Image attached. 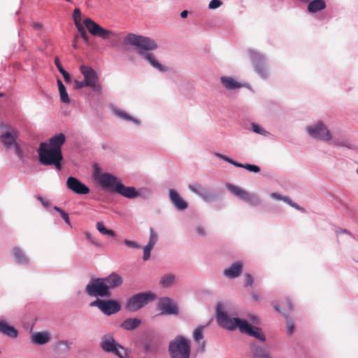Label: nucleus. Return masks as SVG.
<instances>
[{
  "instance_id": "nucleus-1",
  "label": "nucleus",
  "mask_w": 358,
  "mask_h": 358,
  "mask_svg": "<svg viewBox=\"0 0 358 358\" xmlns=\"http://www.w3.org/2000/svg\"><path fill=\"white\" fill-rule=\"evenodd\" d=\"M65 140L64 134L59 133L48 141L41 143L38 148L40 163L43 166H55L57 170L60 171L63 160L62 146Z\"/></svg>"
},
{
  "instance_id": "nucleus-2",
  "label": "nucleus",
  "mask_w": 358,
  "mask_h": 358,
  "mask_svg": "<svg viewBox=\"0 0 358 358\" xmlns=\"http://www.w3.org/2000/svg\"><path fill=\"white\" fill-rule=\"evenodd\" d=\"M124 42L126 45L136 47L139 50L138 54L143 56L152 67L161 72L168 71V68L159 64L153 54L145 52L146 51H151L157 48L158 45L155 41L146 36L129 33L125 36Z\"/></svg>"
},
{
  "instance_id": "nucleus-3",
  "label": "nucleus",
  "mask_w": 358,
  "mask_h": 358,
  "mask_svg": "<svg viewBox=\"0 0 358 358\" xmlns=\"http://www.w3.org/2000/svg\"><path fill=\"white\" fill-rule=\"evenodd\" d=\"M217 323L222 327L229 330L238 328L241 333L246 334L262 341H265V336L260 328L252 327L245 320L230 317L226 313L220 310V306L217 308Z\"/></svg>"
},
{
  "instance_id": "nucleus-4",
  "label": "nucleus",
  "mask_w": 358,
  "mask_h": 358,
  "mask_svg": "<svg viewBox=\"0 0 358 358\" xmlns=\"http://www.w3.org/2000/svg\"><path fill=\"white\" fill-rule=\"evenodd\" d=\"M171 358H189L191 342L183 336H177L169 344Z\"/></svg>"
},
{
  "instance_id": "nucleus-5",
  "label": "nucleus",
  "mask_w": 358,
  "mask_h": 358,
  "mask_svg": "<svg viewBox=\"0 0 358 358\" xmlns=\"http://www.w3.org/2000/svg\"><path fill=\"white\" fill-rule=\"evenodd\" d=\"M156 299L155 294L151 292H141L132 296L128 301L127 308L130 311L134 312L142 308L150 301Z\"/></svg>"
},
{
  "instance_id": "nucleus-6",
  "label": "nucleus",
  "mask_w": 358,
  "mask_h": 358,
  "mask_svg": "<svg viewBox=\"0 0 358 358\" xmlns=\"http://www.w3.org/2000/svg\"><path fill=\"white\" fill-rule=\"evenodd\" d=\"M100 345L103 351L112 352L120 358H127L128 357L124 348L115 342L113 336L110 334L104 335L101 338Z\"/></svg>"
},
{
  "instance_id": "nucleus-7",
  "label": "nucleus",
  "mask_w": 358,
  "mask_h": 358,
  "mask_svg": "<svg viewBox=\"0 0 358 358\" xmlns=\"http://www.w3.org/2000/svg\"><path fill=\"white\" fill-rule=\"evenodd\" d=\"M80 71L84 77V81L88 87H90L94 92L101 94L102 85L99 83V76L96 72L89 66L81 65Z\"/></svg>"
},
{
  "instance_id": "nucleus-8",
  "label": "nucleus",
  "mask_w": 358,
  "mask_h": 358,
  "mask_svg": "<svg viewBox=\"0 0 358 358\" xmlns=\"http://www.w3.org/2000/svg\"><path fill=\"white\" fill-rule=\"evenodd\" d=\"M86 293L91 296L109 297L110 291H107L101 278H92L85 288Z\"/></svg>"
},
{
  "instance_id": "nucleus-9",
  "label": "nucleus",
  "mask_w": 358,
  "mask_h": 358,
  "mask_svg": "<svg viewBox=\"0 0 358 358\" xmlns=\"http://www.w3.org/2000/svg\"><path fill=\"white\" fill-rule=\"evenodd\" d=\"M307 131L310 136L320 141H329L332 138L330 131L322 122H318L314 126L308 127Z\"/></svg>"
},
{
  "instance_id": "nucleus-10",
  "label": "nucleus",
  "mask_w": 358,
  "mask_h": 358,
  "mask_svg": "<svg viewBox=\"0 0 358 358\" xmlns=\"http://www.w3.org/2000/svg\"><path fill=\"white\" fill-rule=\"evenodd\" d=\"M83 23L90 33L93 36H99L103 39H108L111 36H114V33L113 31L101 27L91 18H85Z\"/></svg>"
},
{
  "instance_id": "nucleus-11",
  "label": "nucleus",
  "mask_w": 358,
  "mask_h": 358,
  "mask_svg": "<svg viewBox=\"0 0 358 358\" xmlns=\"http://www.w3.org/2000/svg\"><path fill=\"white\" fill-rule=\"evenodd\" d=\"M90 306L98 307L104 314L110 315L120 310L119 303L114 300H102L96 299L90 303Z\"/></svg>"
},
{
  "instance_id": "nucleus-12",
  "label": "nucleus",
  "mask_w": 358,
  "mask_h": 358,
  "mask_svg": "<svg viewBox=\"0 0 358 358\" xmlns=\"http://www.w3.org/2000/svg\"><path fill=\"white\" fill-rule=\"evenodd\" d=\"M250 58L253 62V65L255 71L263 78L268 76L266 68L265 66V62L264 57L258 52L250 51Z\"/></svg>"
},
{
  "instance_id": "nucleus-13",
  "label": "nucleus",
  "mask_w": 358,
  "mask_h": 358,
  "mask_svg": "<svg viewBox=\"0 0 358 358\" xmlns=\"http://www.w3.org/2000/svg\"><path fill=\"white\" fill-rule=\"evenodd\" d=\"M66 186L72 192L78 194H87L90 192L88 187L73 176L68 178Z\"/></svg>"
},
{
  "instance_id": "nucleus-14",
  "label": "nucleus",
  "mask_w": 358,
  "mask_h": 358,
  "mask_svg": "<svg viewBox=\"0 0 358 358\" xmlns=\"http://www.w3.org/2000/svg\"><path fill=\"white\" fill-rule=\"evenodd\" d=\"M158 309L163 315H177L178 307L169 298H162L157 305Z\"/></svg>"
},
{
  "instance_id": "nucleus-15",
  "label": "nucleus",
  "mask_w": 358,
  "mask_h": 358,
  "mask_svg": "<svg viewBox=\"0 0 358 358\" xmlns=\"http://www.w3.org/2000/svg\"><path fill=\"white\" fill-rule=\"evenodd\" d=\"M188 188L191 192L201 197L205 201H210L215 199V195L210 192V190L200 184L189 185Z\"/></svg>"
},
{
  "instance_id": "nucleus-16",
  "label": "nucleus",
  "mask_w": 358,
  "mask_h": 358,
  "mask_svg": "<svg viewBox=\"0 0 358 358\" xmlns=\"http://www.w3.org/2000/svg\"><path fill=\"white\" fill-rule=\"evenodd\" d=\"M107 291L120 287L123 282L122 278L116 273H112L106 278H101Z\"/></svg>"
},
{
  "instance_id": "nucleus-17",
  "label": "nucleus",
  "mask_w": 358,
  "mask_h": 358,
  "mask_svg": "<svg viewBox=\"0 0 358 358\" xmlns=\"http://www.w3.org/2000/svg\"><path fill=\"white\" fill-rule=\"evenodd\" d=\"M117 178L110 173H103L98 178L99 182L103 187L109 188L115 191V185L117 182Z\"/></svg>"
},
{
  "instance_id": "nucleus-18",
  "label": "nucleus",
  "mask_w": 358,
  "mask_h": 358,
  "mask_svg": "<svg viewBox=\"0 0 358 358\" xmlns=\"http://www.w3.org/2000/svg\"><path fill=\"white\" fill-rule=\"evenodd\" d=\"M115 192L129 199H134L139 195L135 187H126L120 182L116 184Z\"/></svg>"
},
{
  "instance_id": "nucleus-19",
  "label": "nucleus",
  "mask_w": 358,
  "mask_h": 358,
  "mask_svg": "<svg viewBox=\"0 0 358 358\" xmlns=\"http://www.w3.org/2000/svg\"><path fill=\"white\" fill-rule=\"evenodd\" d=\"M169 198L174 206L179 210H183L187 208V203L174 189L169 190Z\"/></svg>"
},
{
  "instance_id": "nucleus-20",
  "label": "nucleus",
  "mask_w": 358,
  "mask_h": 358,
  "mask_svg": "<svg viewBox=\"0 0 358 358\" xmlns=\"http://www.w3.org/2000/svg\"><path fill=\"white\" fill-rule=\"evenodd\" d=\"M242 268L243 264L241 262H237L234 263L231 267L226 268L224 271V274L229 278H235L241 274Z\"/></svg>"
},
{
  "instance_id": "nucleus-21",
  "label": "nucleus",
  "mask_w": 358,
  "mask_h": 358,
  "mask_svg": "<svg viewBox=\"0 0 358 358\" xmlns=\"http://www.w3.org/2000/svg\"><path fill=\"white\" fill-rule=\"evenodd\" d=\"M0 333L13 338H16L18 334L17 329L3 320H0Z\"/></svg>"
},
{
  "instance_id": "nucleus-22",
  "label": "nucleus",
  "mask_w": 358,
  "mask_h": 358,
  "mask_svg": "<svg viewBox=\"0 0 358 358\" xmlns=\"http://www.w3.org/2000/svg\"><path fill=\"white\" fill-rule=\"evenodd\" d=\"M251 350L252 358H271L268 351L261 346L252 344Z\"/></svg>"
},
{
  "instance_id": "nucleus-23",
  "label": "nucleus",
  "mask_w": 358,
  "mask_h": 358,
  "mask_svg": "<svg viewBox=\"0 0 358 358\" xmlns=\"http://www.w3.org/2000/svg\"><path fill=\"white\" fill-rule=\"evenodd\" d=\"M50 334L48 332H37L31 336L32 342L38 344L43 345L49 342Z\"/></svg>"
},
{
  "instance_id": "nucleus-24",
  "label": "nucleus",
  "mask_w": 358,
  "mask_h": 358,
  "mask_svg": "<svg viewBox=\"0 0 358 358\" xmlns=\"http://www.w3.org/2000/svg\"><path fill=\"white\" fill-rule=\"evenodd\" d=\"M221 83H222L224 87L228 90L240 88L243 86L241 83H239L238 82H237L236 80L231 77H222Z\"/></svg>"
},
{
  "instance_id": "nucleus-25",
  "label": "nucleus",
  "mask_w": 358,
  "mask_h": 358,
  "mask_svg": "<svg viewBox=\"0 0 358 358\" xmlns=\"http://www.w3.org/2000/svg\"><path fill=\"white\" fill-rule=\"evenodd\" d=\"M326 7L324 1L323 0H313L309 3L308 10L310 13H316L324 9Z\"/></svg>"
},
{
  "instance_id": "nucleus-26",
  "label": "nucleus",
  "mask_w": 358,
  "mask_h": 358,
  "mask_svg": "<svg viewBox=\"0 0 358 358\" xmlns=\"http://www.w3.org/2000/svg\"><path fill=\"white\" fill-rule=\"evenodd\" d=\"M141 322L139 319L129 318L122 323L121 327L127 330H133L138 327Z\"/></svg>"
},
{
  "instance_id": "nucleus-27",
  "label": "nucleus",
  "mask_w": 358,
  "mask_h": 358,
  "mask_svg": "<svg viewBox=\"0 0 358 358\" xmlns=\"http://www.w3.org/2000/svg\"><path fill=\"white\" fill-rule=\"evenodd\" d=\"M57 84L61 101L64 103H70L71 100L69 97L65 86L60 80H57Z\"/></svg>"
},
{
  "instance_id": "nucleus-28",
  "label": "nucleus",
  "mask_w": 358,
  "mask_h": 358,
  "mask_svg": "<svg viewBox=\"0 0 358 358\" xmlns=\"http://www.w3.org/2000/svg\"><path fill=\"white\" fill-rule=\"evenodd\" d=\"M227 189L234 195L239 197L241 199L243 200L245 196L247 195L248 192L245 191L244 189H241V187L238 186H235L231 184L227 185Z\"/></svg>"
},
{
  "instance_id": "nucleus-29",
  "label": "nucleus",
  "mask_w": 358,
  "mask_h": 358,
  "mask_svg": "<svg viewBox=\"0 0 358 358\" xmlns=\"http://www.w3.org/2000/svg\"><path fill=\"white\" fill-rule=\"evenodd\" d=\"M13 255L19 264H25L28 262V259L23 252L17 247L13 248Z\"/></svg>"
},
{
  "instance_id": "nucleus-30",
  "label": "nucleus",
  "mask_w": 358,
  "mask_h": 358,
  "mask_svg": "<svg viewBox=\"0 0 358 358\" xmlns=\"http://www.w3.org/2000/svg\"><path fill=\"white\" fill-rule=\"evenodd\" d=\"M96 229L103 235L109 236H115V234L113 230L108 229L105 227L103 222H98L96 224Z\"/></svg>"
},
{
  "instance_id": "nucleus-31",
  "label": "nucleus",
  "mask_w": 358,
  "mask_h": 358,
  "mask_svg": "<svg viewBox=\"0 0 358 358\" xmlns=\"http://www.w3.org/2000/svg\"><path fill=\"white\" fill-rule=\"evenodd\" d=\"M243 201L252 206H257L261 202L259 198L257 196H256L255 194H250L249 192H248Z\"/></svg>"
},
{
  "instance_id": "nucleus-32",
  "label": "nucleus",
  "mask_w": 358,
  "mask_h": 358,
  "mask_svg": "<svg viewBox=\"0 0 358 358\" xmlns=\"http://www.w3.org/2000/svg\"><path fill=\"white\" fill-rule=\"evenodd\" d=\"M175 280V275L173 274H167L164 275L160 280V283L163 287H167L170 286Z\"/></svg>"
},
{
  "instance_id": "nucleus-33",
  "label": "nucleus",
  "mask_w": 358,
  "mask_h": 358,
  "mask_svg": "<svg viewBox=\"0 0 358 358\" xmlns=\"http://www.w3.org/2000/svg\"><path fill=\"white\" fill-rule=\"evenodd\" d=\"M1 141L5 145L8 147L14 143L15 137L10 132H6L4 135L1 136Z\"/></svg>"
},
{
  "instance_id": "nucleus-34",
  "label": "nucleus",
  "mask_w": 358,
  "mask_h": 358,
  "mask_svg": "<svg viewBox=\"0 0 358 358\" xmlns=\"http://www.w3.org/2000/svg\"><path fill=\"white\" fill-rule=\"evenodd\" d=\"M150 239H149V242L147 244V245L154 248L155 245L156 244V243L158 240V236H157V233L155 232V231L152 228H150Z\"/></svg>"
},
{
  "instance_id": "nucleus-35",
  "label": "nucleus",
  "mask_w": 358,
  "mask_h": 358,
  "mask_svg": "<svg viewBox=\"0 0 358 358\" xmlns=\"http://www.w3.org/2000/svg\"><path fill=\"white\" fill-rule=\"evenodd\" d=\"M76 27L80 35V37L84 40L85 43H88L89 36L84 27L81 24H77Z\"/></svg>"
},
{
  "instance_id": "nucleus-36",
  "label": "nucleus",
  "mask_w": 358,
  "mask_h": 358,
  "mask_svg": "<svg viewBox=\"0 0 358 358\" xmlns=\"http://www.w3.org/2000/svg\"><path fill=\"white\" fill-rule=\"evenodd\" d=\"M54 209L60 213L61 217L67 224L71 225L70 219L67 213L57 206H55Z\"/></svg>"
},
{
  "instance_id": "nucleus-37",
  "label": "nucleus",
  "mask_w": 358,
  "mask_h": 358,
  "mask_svg": "<svg viewBox=\"0 0 358 358\" xmlns=\"http://www.w3.org/2000/svg\"><path fill=\"white\" fill-rule=\"evenodd\" d=\"M203 327H199L194 330L193 337L196 341L199 342V341L203 339Z\"/></svg>"
},
{
  "instance_id": "nucleus-38",
  "label": "nucleus",
  "mask_w": 358,
  "mask_h": 358,
  "mask_svg": "<svg viewBox=\"0 0 358 358\" xmlns=\"http://www.w3.org/2000/svg\"><path fill=\"white\" fill-rule=\"evenodd\" d=\"M80 16H81L80 10L78 8H76L73 10V20H74L76 26L77 24H81L80 23L81 17Z\"/></svg>"
},
{
  "instance_id": "nucleus-39",
  "label": "nucleus",
  "mask_w": 358,
  "mask_h": 358,
  "mask_svg": "<svg viewBox=\"0 0 358 358\" xmlns=\"http://www.w3.org/2000/svg\"><path fill=\"white\" fill-rule=\"evenodd\" d=\"M152 247H150L149 245H145L143 248V259L144 261H147L148 259H149L150 257V252H151V250H152Z\"/></svg>"
},
{
  "instance_id": "nucleus-40",
  "label": "nucleus",
  "mask_w": 358,
  "mask_h": 358,
  "mask_svg": "<svg viewBox=\"0 0 358 358\" xmlns=\"http://www.w3.org/2000/svg\"><path fill=\"white\" fill-rule=\"evenodd\" d=\"M244 169H247L249 171L258 173L260 171V169L259 166L253 164H245Z\"/></svg>"
},
{
  "instance_id": "nucleus-41",
  "label": "nucleus",
  "mask_w": 358,
  "mask_h": 358,
  "mask_svg": "<svg viewBox=\"0 0 358 358\" xmlns=\"http://www.w3.org/2000/svg\"><path fill=\"white\" fill-rule=\"evenodd\" d=\"M253 283V278L250 274H246L244 276V286L248 287L252 286Z\"/></svg>"
},
{
  "instance_id": "nucleus-42",
  "label": "nucleus",
  "mask_w": 358,
  "mask_h": 358,
  "mask_svg": "<svg viewBox=\"0 0 358 358\" xmlns=\"http://www.w3.org/2000/svg\"><path fill=\"white\" fill-rule=\"evenodd\" d=\"M124 243L129 247V248H141V246L135 241H129V240H124Z\"/></svg>"
},
{
  "instance_id": "nucleus-43",
  "label": "nucleus",
  "mask_w": 358,
  "mask_h": 358,
  "mask_svg": "<svg viewBox=\"0 0 358 358\" xmlns=\"http://www.w3.org/2000/svg\"><path fill=\"white\" fill-rule=\"evenodd\" d=\"M85 87H87V85L85 84L84 80L80 81L78 80H74V89L80 90Z\"/></svg>"
},
{
  "instance_id": "nucleus-44",
  "label": "nucleus",
  "mask_w": 358,
  "mask_h": 358,
  "mask_svg": "<svg viewBox=\"0 0 358 358\" xmlns=\"http://www.w3.org/2000/svg\"><path fill=\"white\" fill-rule=\"evenodd\" d=\"M221 5L222 2L220 0H212L208 5V8L210 9H215L220 7Z\"/></svg>"
},
{
  "instance_id": "nucleus-45",
  "label": "nucleus",
  "mask_w": 358,
  "mask_h": 358,
  "mask_svg": "<svg viewBox=\"0 0 358 358\" xmlns=\"http://www.w3.org/2000/svg\"><path fill=\"white\" fill-rule=\"evenodd\" d=\"M116 114L124 119V120H134L132 117H131L128 114H127L124 111H122V110H117L116 111Z\"/></svg>"
},
{
  "instance_id": "nucleus-46",
  "label": "nucleus",
  "mask_w": 358,
  "mask_h": 358,
  "mask_svg": "<svg viewBox=\"0 0 358 358\" xmlns=\"http://www.w3.org/2000/svg\"><path fill=\"white\" fill-rule=\"evenodd\" d=\"M252 130L255 133H257V134H262L264 130L263 128H262L258 124H252Z\"/></svg>"
},
{
  "instance_id": "nucleus-47",
  "label": "nucleus",
  "mask_w": 358,
  "mask_h": 358,
  "mask_svg": "<svg viewBox=\"0 0 358 358\" xmlns=\"http://www.w3.org/2000/svg\"><path fill=\"white\" fill-rule=\"evenodd\" d=\"M55 64L56 65L57 68L58 69V71L60 72V73H62L63 71H64L65 70L64 69V68L62 67L59 59L57 57L55 58Z\"/></svg>"
},
{
  "instance_id": "nucleus-48",
  "label": "nucleus",
  "mask_w": 358,
  "mask_h": 358,
  "mask_svg": "<svg viewBox=\"0 0 358 358\" xmlns=\"http://www.w3.org/2000/svg\"><path fill=\"white\" fill-rule=\"evenodd\" d=\"M64 77V81L66 83H69L71 82V77H70V75L69 73L66 71H63L62 73H61Z\"/></svg>"
},
{
  "instance_id": "nucleus-49",
  "label": "nucleus",
  "mask_w": 358,
  "mask_h": 358,
  "mask_svg": "<svg viewBox=\"0 0 358 358\" xmlns=\"http://www.w3.org/2000/svg\"><path fill=\"white\" fill-rule=\"evenodd\" d=\"M15 151H16L17 155L20 158H22V155H23V152H22V150L20 148V147L17 145H15Z\"/></svg>"
},
{
  "instance_id": "nucleus-50",
  "label": "nucleus",
  "mask_w": 358,
  "mask_h": 358,
  "mask_svg": "<svg viewBox=\"0 0 358 358\" xmlns=\"http://www.w3.org/2000/svg\"><path fill=\"white\" fill-rule=\"evenodd\" d=\"M271 196L275 199H278V200H282V196H281L280 194H279L277 192H273L271 194Z\"/></svg>"
},
{
  "instance_id": "nucleus-51",
  "label": "nucleus",
  "mask_w": 358,
  "mask_h": 358,
  "mask_svg": "<svg viewBox=\"0 0 358 358\" xmlns=\"http://www.w3.org/2000/svg\"><path fill=\"white\" fill-rule=\"evenodd\" d=\"M38 199L39 201H41V203L45 206V207H48L49 206V202L44 200L42 197L41 196H38Z\"/></svg>"
},
{
  "instance_id": "nucleus-52",
  "label": "nucleus",
  "mask_w": 358,
  "mask_h": 358,
  "mask_svg": "<svg viewBox=\"0 0 358 358\" xmlns=\"http://www.w3.org/2000/svg\"><path fill=\"white\" fill-rule=\"evenodd\" d=\"M196 231L200 235L203 236L205 234L204 229L201 227H198L196 228Z\"/></svg>"
},
{
  "instance_id": "nucleus-53",
  "label": "nucleus",
  "mask_w": 358,
  "mask_h": 358,
  "mask_svg": "<svg viewBox=\"0 0 358 358\" xmlns=\"http://www.w3.org/2000/svg\"><path fill=\"white\" fill-rule=\"evenodd\" d=\"M32 27L34 29H40L41 27H42V25L41 23L39 22H34L32 24Z\"/></svg>"
},
{
  "instance_id": "nucleus-54",
  "label": "nucleus",
  "mask_w": 358,
  "mask_h": 358,
  "mask_svg": "<svg viewBox=\"0 0 358 358\" xmlns=\"http://www.w3.org/2000/svg\"><path fill=\"white\" fill-rule=\"evenodd\" d=\"M282 200H283L285 202L287 203L290 206L292 204V201L287 196H283Z\"/></svg>"
},
{
  "instance_id": "nucleus-55",
  "label": "nucleus",
  "mask_w": 358,
  "mask_h": 358,
  "mask_svg": "<svg viewBox=\"0 0 358 358\" xmlns=\"http://www.w3.org/2000/svg\"><path fill=\"white\" fill-rule=\"evenodd\" d=\"M218 155L220 158L223 159L224 160H225V161H227V162H229V163L232 164V162H233V160H232V159H231L228 158L227 157L223 156V155Z\"/></svg>"
},
{
  "instance_id": "nucleus-56",
  "label": "nucleus",
  "mask_w": 358,
  "mask_h": 358,
  "mask_svg": "<svg viewBox=\"0 0 358 358\" xmlns=\"http://www.w3.org/2000/svg\"><path fill=\"white\" fill-rule=\"evenodd\" d=\"M86 238L91 241V243H92L93 244L96 245H98L97 243H96L95 242H94V241L92 239V236L90 233H86Z\"/></svg>"
},
{
  "instance_id": "nucleus-57",
  "label": "nucleus",
  "mask_w": 358,
  "mask_h": 358,
  "mask_svg": "<svg viewBox=\"0 0 358 358\" xmlns=\"http://www.w3.org/2000/svg\"><path fill=\"white\" fill-rule=\"evenodd\" d=\"M285 303H286V304H287V306L288 307V309L290 310H292L293 307H292V304L290 300L287 299Z\"/></svg>"
},
{
  "instance_id": "nucleus-58",
  "label": "nucleus",
  "mask_w": 358,
  "mask_h": 358,
  "mask_svg": "<svg viewBox=\"0 0 358 358\" xmlns=\"http://www.w3.org/2000/svg\"><path fill=\"white\" fill-rule=\"evenodd\" d=\"M232 164H234L236 167H241V168H244V166H245V164H241V163H238V162H234V161H233Z\"/></svg>"
},
{
  "instance_id": "nucleus-59",
  "label": "nucleus",
  "mask_w": 358,
  "mask_h": 358,
  "mask_svg": "<svg viewBox=\"0 0 358 358\" xmlns=\"http://www.w3.org/2000/svg\"><path fill=\"white\" fill-rule=\"evenodd\" d=\"M187 14H188L187 10H183L180 13V16H181V17L185 18L187 16Z\"/></svg>"
},
{
  "instance_id": "nucleus-60",
  "label": "nucleus",
  "mask_w": 358,
  "mask_h": 358,
  "mask_svg": "<svg viewBox=\"0 0 358 358\" xmlns=\"http://www.w3.org/2000/svg\"><path fill=\"white\" fill-rule=\"evenodd\" d=\"M293 329H294V326H293V324H289V325H288L289 334H292V332H293Z\"/></svg>"
},
{
  "instance_id": "nucleus-61",
  "label": "nucleus",
  "mask_w": 358,
  "mask_h": 358,
  "mask_svg": "<svg viewBox=\"0 0 358 358\" xmlns=\"http://www.w3.org/2000/svg\"><path fill=\"white\" fill-rule=\"evenodd\" d=\"M291 206H292V207H294V208H295L296 209H298V210H302L303 209L297 203H294V202H292V204L291 205Z\"/></svg>"
},
{
  "instance_id": "nucleus-62",
  "label": "nucleus",
  "mask_w": 358,
  "mask_h": 358,
  "mask_svg": "<svg viewBox=\"0 0 358 358\" xmlns=\"http://www.w3.org/2000/svg\"><path fill=\"white\" fill-rule=\"evenodd\" d=\"M251 321L253 323L258 324V319H257V317L256 316H252Z\"/></svg>"
},
{
  "instance_id": "nucleus-63",
  "label": "nucleus",
  "mask_w": 358,
  "mask_h": 358,
  "mask_svg": "<svg viewBox=\"0 0 358 358\" xmlns=\"http://www.w3.org/2000/svg\"><path fill=\"white\" fill-rule=\"evenodd\" d=\"M252 298L255 301H258L259 300V296L257 294H256L255 293H253L252 294Z\"/></svg>"
},
{
  "instance_id": "nucleus-64",
  "label": "nucleus",
  "mask_w": 358,
  "mask_h": 358,
  "mask_svg": "<svg viewBox=\"0 0 358 358\" xmlns=\"http://www.w3.org/2000/svg\"><path fill=\"white\" fill-rule=\"evenodd\" d=\"M76 40H77V36L75 37V39H74V41H73V47L75 49L77 48V46H76Z\"/></svg>"
}]
</instances>
